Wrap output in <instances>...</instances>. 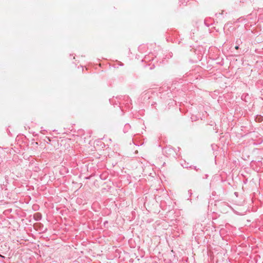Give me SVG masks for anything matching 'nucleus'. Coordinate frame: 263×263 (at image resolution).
I'll use <instances>...</instances> for the list:
<instances>
[{
    "label": "nucleus",
    "mask_w": 263,
    "mask_h": 263,
    "mask_svg": "<svg viewBox=\"0 0 263 263\" xmlns=\"http://www.w3.org/2000/svg\"><path fill=\"white\" fill-rule=\"evenodd\" d=\"M258 121L260 122L261 121H262V117H259V118H258Z\"/></svg>",
    "instance_id": "nucleus-1"
},
{
    "label": "nucleus",
    "mask_w": 263,
    "mask_h": 263,
    "mask_svg": "<svg viewBox=\"0 0 263 263\" xmlns=\"http://www.w3.org/2000/svg\"><path fill=\"white\" fill-rule=\"evenodd\" d=\"M238 48H239V46H236L235 47V49H238Z\"/></svg>",
    "instance_id": "nucleus-2"
}]
</instances>
